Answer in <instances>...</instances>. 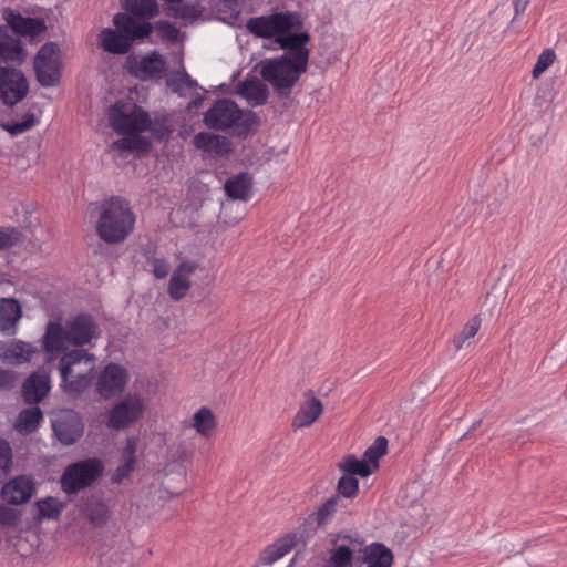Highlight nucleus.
Returning <instances> with one entry per match:
<instances>
[{
    "instance_id": "obj_19",
    "label": "nucleus",
    "mask_w": 567,
    "mask_h": 567,
    "mask_svg": "<svg viewBox=\"0 0 567 567\" xmlns=\"http://www.w3.org/2000/svg\"><path fill=\"white\" fill-rule=\"evenodd\" d=\"M276 42L281 49L289 51L285 55L308 64L310 56V50L307 48V44L310 42V35L308 32L292 33L289 31L288 33H282L281 37H278Z\"/></svg>"
},
{
    "instance_id": "obj_15",
    "label": "nucleus",
    "mask_w": 567,
    "mask_h": 567,
    "mask_svg": "<svg viewBox=\"0 0 567 567\" xmlns=\"http://www.w3.org/2000/svg\"><path fill=\"white\" fill-rule=\"evenodd\" d=\"M198 264L193 260H184L173 271L168 282V293L172 299H183L192 287V275L197 270Z\"/></svg>"
},
{
    "instance_id": "obj_30",
    "label": "nucleus",
    "mask_w": 567,
    "mask_h": 567,
    "mask_svg": "<svg viewBox=\"0 0 567 567\" xmlns=\"http://www.w3.org/2000/svg\"><path fill=\"white\" fill-rule=\"evenodd\" d=\"M194 144L212 155H223L229 151V141L226 137L200 132L194 137Z\"/></svg>"
},
{
    "instance_id": "obj_7",
    "label": "nucleus",
    "mask_w": 567,
    "mask_h": 567,
    "mask_svg": "<svg viewBox=\"0 0 567 567\" xmlns=\"http://www.w3.org/2000/svg\"><path fill=\"white\" fill-rule=\"evenodd\" d=\"M103 470L102 461L95 457L72 463L61 476V488L69 495L75 494L91 486L102 475Z\"/></svg>"
},
{
    "instance_id": "obj_5",
    "label": "nucleus",
    "mask_w": 567,
    "mask_h": 567,
    "mask_svg": "<svg viewBox=\"0 0 567 567\" xmlns=\"http://www.w3.org/2000/svg\"><path fill=\"white\" fill-rule=\"evenodd\" d=\"M307 69L308 64L288 55L265 59L259 63L261 78L280 95L289 94Z\"/></svg>"
},
{
    "instance_id": "obj_40",
    "label": "nucleus",
    "mask_w": 567,
    "mask_h": 567,
    "mask_svg": "<svg viewBox=\"0 0 567 567\" xmlns=\"http://www.w3.org/2000/svg\"><path fill=\"white\" fill-rule=\"evenodd\" d=\"M6 353L8 358H12L17 362L21 363L30 361L32 359L34 350L31 348L30 344L17 341L8 347Z\"/></svg>"
},
{
    "instance_id": "obj_23",
    "label": "nucleus",
    "mask_w": 567,
    "mask_h": 567,
    "mask_svg": "<svg viewBox=\"0 0 567 567\" xmlns=\"http://www.w3.org/2000/svg\"><path fill=\"white\" fill-rule=\"evenodd\" d=\"M393 560V553L382 543H372L362 549L365 567H391Z\"/></svg>"
},
{
    "instance_id": "obj_27",
    "label": "nucleus",
    "mask_w": 567,
    "mask_h": 567,
    "mask_svg": "<svg viewBox=\"0 0 567 567\" xmlns=\"http://www.w3.org/2000/svg\"><path fill=\"white\" fill-rule=\"evenodd\" d=\"M218 426L215 413L207 406L199 408L192 416L189 427L194 429L196 433L204 437L209 439Z\"/></svg>"
},
{
    "instance_id": "obj_17",
    "label": "nucleus",
    "mask_w": 567,
    "mask_h": 567,
    "mask_svg": "<svg viewBox=\"0 0 567 567\" xmlns=\"http://www.w3.org/2000/svg\"><path fill=\"white\" fill-rule=\"evenodd\" d=\"M35 492V485L32 478L20 475L2 486V499L12 505L27 503Z\"/></svg>"
},
{
    "instance_id": "obj_8",
    "label": "nucleus",
    "mask_w": 567,
    "mask_h": 567,
    "mask_svg": "<svg viewBox=\"0 0 567 567\" xmlns=\"http://www.w3.org/2000/svg\"><path fill=\"white\" fill-rule=\"evenodd\" d=\"M145 410L146 403L141 395L126 394L110 410L106 425L116 431L127 429L143 417Z\"/></svg>"
},
{
    "instance_id": "obj_12",
    "label": "nucleus",
    "mask_w": 567,
    "mask_h": 567,
    "mask_svg": "<svg viewBox=\"0 0 567 567\" xmlns=\"http://www.w3.org/2000/svg\"><path fill=\"white\" fill-rule=\"evenodd\" d=\"M126 68L133 76L146 81L161 79L166 72V61L156 51L145 55H131L127 58Z\"/></svg>"
},
{
    "instance_id": "obj_34",
    "label": "nucleus",
    "mask_w": 567,
    "mask_h": 567,
    "mask_svg": "<svg viewBox=\"0 0 567 567\" xmlns=\"http://www.w3.org/2000/svg\"><path fill=\"white\" fill-rule=\"evenodd\" d=\"M354 550L344 544H336L324 560V567H352Z\"/></svg>"
},
{
    "instance_id": "obj_38",
    "label": "nucleus",
    "mask_w": 567,
    "mask_h": 567,
    "mask_svg": "<svg viewBox=\"0 0 567 567\" xmlns=\"http://www.w3.org/2000/svg\"><path fill=\"white\" fill-rule=\"evenodd\" d=\"M39 519H56L61 515L64 503L55 497H47L37 502Z\"/></svg>"
},
{
    "instance_id": "obj_42",
    "label": "nucleus",
    "mask_w": 567,
    "mask_h": 567,
    "mask_svg": "<svg viewBox=\"0 0 567 567\" xmlns=\"http://www.w3.org/2000/svg\"><path fill=\"white\" fill-rule=\"evenodd\" d=\"M339 496L327 499L316 512V522L318 526L326 525L336 514Z\"/></svg>"
},
{
    "instance_id": "obj_21",
    "label": "nucleus",
    "mask_w": 567,
    "mask_h": 567,
    "mask_svg": "<svg viewBox=\"0 0 567 567\" xmlns=\"http://www.w3.org/2000/svg\"><path fill=\"white\" fill-rule=\"evenodd\" d=\"M59 441L65 445L75 443L83 434V423L75 414H70L53 424Z\"/></svg>"
},
{
    "instance_id": "obj_49",
    "label": "nucleus",
    "mask_w": 567,
    "mask_h": 567,
    "mask_svg": "<svg viewBox=\"0 0 567 567\" xmlns=\"http://www.w3.org/2000/svg\"><path fill=\"white\" fill-rule=\"evenodd\" d=\"M157 29L162 37L169 40H175L178 35L177 28L168 21H158Z\"/></svg>"
},
{
    "instance_id": "obj_41",
    "label": "nucleus",
    "mask_w": 567,
    "mask_h": 567,
    "mask_svg": "<svg viewBox=\"0 0 567 567\" xmlns=\"http://www.w3.org/2000/svg\"><path fill=\"white\" fill-rule=\"evenodd\" d=\"M22 233L16 227H0V250L10 249L22 243Z\"/></svg>"
},
{
    "instance_id": "obj_31",
    "label": "nucleus",
    "mask_w": 567,
    "mask_h": 567,
    "mask_svg": "<svg viewBox=\"0 0 567 567\" xmlns=\"http://www.w3.org/2000/svg\"><path fill=\"white\" fill-rule=\"evenodd\" d=\"M42 421L43 413L40 408L32 406L23 409L16 419L14 429L20 434H31L38 430Z\"/></svg>"
},
{
    "instance_id": "obj_4",
    "label": "nucleus",
    "mask_w": 567,
    "mask_h": 567,
    "mask_svg": "<svg viewBox=\"0 0 567 567\" xmlns=\"http://www.w3.org/2000/svg\"><path fill=\"white\" fill-rule=\"evenodd\" d=\"M62 353L59 362L61 386L64 392L70 394H81L91 384L95 357L83 349H73Z\"/></svg>"
},
{
    "instance_id": "obj_53",
    "label": "nucleus",
    "mask_w": 567,
    "mask_h": 567,
    "mask_svg": "<svg viewBox=\"0 0 567 567\" xmlns=\"http://www.w3.org/2000/svg\"><path fill=\"white\" fill-rule=\"evenodd\" d=\"M529 1L530 0H512L515 10V16L524 13L529 4Z\"/></svg>"
},
{
    "instance_id": "obj_54",
    "label": "nucleus",
    "mask_w": 567,
    "mask_h": 567,
    "mask_svg": "<svg viewBox=\"0 0 567 567\" xmlns=\"http://www.w3.org/2000/svg\"><path fill=\"white\" fill-rule=\"evenodd\" d=\"M164 1H165V2L167 3V6H168V4H171L172 2H178L179 0H164Z\"/></svg>"
},
{
    "instance_id": "obj_25",
    "label": "nucleus",
    "mask_w": 567,
    "mask_h": 567,
    "mask_svg": "<svg viewBox=\"0 0 567 567\" xmlns=\"http://www.w3.org/2000/svg\"><path fill=\"white\" fill-rule=\"evenodd\" d=\"M296 545L295 535H286L268 545L259 556L261 565H271L285 557Z\"/></svg>"
},
{
    "instance_id": "obj_47",
    "label": "nucleus",
    "mask_w": 567,
    "mask_h": 567,
    "mask_svg": "<svg viewBox=\"0 0 567 567\" xmlns=\"http://www.w3.org/2000/svg\"><path fill=\"white\" fill-rule=\"evenodd\" d=\"M12 463V450L9 443L0 439V471L7 474L11 468Z\"/></svg>"
},
{
    "instance_id": "obj_26",
    "label": "nucleus",
    "mask_w": 567,
    "mask_h": 567,
    "mask_svg": "<svg viewBox=\"0 0 567 567\" xmlns=\"http://www.w3.org/2000/svg\"><path fill=\"white\" fill-rule=\"evenodd\" d=\"M252 177L248 173H239L227 179L225 192L231 199L248 202L251 198Z\"/></svg>"
},
{
    "instance_id": "obj_14",
    "label": "nucleus",
    "mask_w": 567,
    "mask_h": 567,
    "mask_svg": "<svg viewBox=\"0 0 567 567\" xmlns=\"http://www.w3.org/2000/svg\"><path fill=\"white\" fill-rule=\"evenodd\" d=\"M131 13L120 12L113 18V24L116 30L127 37V40L133 43L136 39H145L152 33V24L147 21L141 20Z\"/></svg>"
},
{
    "instance_id": "obj_9",
    "label": "nucleus",
    "mask_w": 567,
    "mask_h": 567,
    "mask_svg": "<svg viewBox=\"0 0 567 567\" xmlns=\"http://www.w3.org/2000/svg\"><path fill=\"white\" fill-rule=\"evenodd\" d=\"M62 56L58 44L48 42L41 47L34 59L37 80L42 86H55L60 82Z\"/></svg>"
},
{
    "instance_id": "obj_22",
    "label": "nucleus",
    "mask_w": 567,
    "mask_h": 567,
    "mask_svg": "<svg viewBox=\"0 0 567 567\" xmlns=\"http://www.w3.org/2000/svg\"><path fill=\"white\" fill-rule=\"evenodd\" d=\"M24 58L25 52L21 41L10 35L6 27H0V63L8 61L22 62Z\"/></svg>"
},
{
    "instance_id": "obj_6",
    "label": "nucleus",
    "mask_w": 567,
    "mask_h": 567,
    "mask_svg": "<svg viewBox=\"0 0 567 567\" xmlns=\"http://www.w3.org/2000/svg\"><path fill=\"white\" fill-rule=\"evenodd\" d=\"M302 22L300 16L291 11H280L268 16L254 17L247 20L246 29L249 33L261 39L281 37L295 29H299Z\"/></svg>"
},
{
    "instance_id": "obj_37",
    "label": "nucleus",
    "mask_w": 567,
    "mask_h": 567,
    "mask_svg": "<svg viewBox=\"0 0 567 567\" xmlns=\"http://www.w3.org/2000/svg\"><path fill=\"white\" fill-rule=\"evenodd\" d=\"M143 255L146 262L152 267V272L157 279H164L169 274V264L165 258L156 257V249L153 246H147L143 249Z\"/></svg>"
},
{
    "instance_id": "obj_44",
    "label": "nucleus",
    "mask_w": 567,
    "mask_h": 567,
    "mask_svg": "<svg viewBox=\"0 0 567 567\" xmlns=\"http://www.w3.org/2000/svg\"><path fill=\"white\" fill-rule=\"evenodd\" d=\"M38 123V120L33 113H28L23 116L22 121L20 122H12L3 124V128L10 133L12 136H17L19 134H22L29 130H31L33 126H35Z\"/></svg>"
},
{
    "instance_id": "obj_51",
    "label": "nucleus",
    "mask_w": 567,
    "mask_h": 567,
    "mask_svg": "<svg viewBox=\"0 0 567 567\" xmlns=\"http://www.w3.org/2000/svg\"><path fill=\"white\" fill-rule=\"evenodd\" d=\"M14 374L7 370H0V389H9L13 385Z\"/></svg>"
},
{
    "instance_id": "obj_39",
    "label": "nucleus",
    "mask_w": 567,
    "mask_h": 567,
    "mask_svg": "<svg viewBox=\"0 0 567 567\" xmlns=\"http://www.w3.org/2000/svg\"><path fill=\"white\" fill-rule=\"evenodd\" d=\"M388 440L384 436H379L372 445H370L364 452V460L370 464L372 471L379 468L380 458L386 454Z\"/></svg>"
},
{
    "instance_id": "obj_16",
    "label": "nucleus",
    "mask_w": 567,
    "mask_h": 567,
    "mask_svg": "<svg viewBox=\"0 0 567 567\" xmlns=\"http://www.w3.org/2000/svg\"><path fill=\"white\" fill-rule=\"evenodd\" d=\"M3 18L8 25L10 27V29L16 34L22 37H29L31 39H34L38 35L42 34L47 29L43 19L25 18L11 9L4 10Z\"/></svg>"
},
{
    "instance_id": "obj_46",
    "label": "nucleus",
    "mask_w": 567,
    "mask_h": 567,
    "mask_svg": "<svg viewBox=\"0 0 567 567\" xmlns=\"http://www.w3.org/2000/svg\"><path fill=\"white\" fill-rule=\"evenodd\" d=\"M556 54L551 49L544 50L537 58L533 68L532 75L534 79L539 78L553 63L555 62Z\"/></svg>"
},
{
    "instance_id": "obj_48",
    "label": "nucleus",
    "mask_w": 567,
    "mask_h": 567,
    "mask_svg": "<svg viewBox=\"0 0 567 567\" xmlns=\"http://www.w3.org/2000/svg\"><path fill=\"white\" fill-rule=\"evenodd\" d=\"M134 461L124 458L123 463L116 468L113 481L121 483L124 478H127L134 470Z\"/></svg>"
},
{
    "instance_id": "obj_2",
    "label": "nucleus",
    "mask_w": 567,
    "mask_h": 567,
    "mask_svg": "<svg viewBox=\"0 0 567 567\" xmlns=\"http://www.w3.org/2000/svg\"><path fill=\"white\" fill-rule=\"evenodd\" d=\"M100 332L93 317L79 313L64 323L50 321L42 338L43 349L52 359L66 350V344L83 347L97 339Z\"/></svg>"
},
{
    "instance_id": "obj_18",
    "label": "nucleus",
    "mask_w": 567,
    "mask_h": 567,
    "mask_svg": "<svg viewBox=\"0 0 567 567\" xmlns=\"http://www.w3.org/2000/svg\"><path fill=\"white\" fill-rule=\"evenodd\" d=\"M51 389V379L45 370L30 374L22 384V398L28 404L41 402Z\"/></svg>"
},
{
    "instance_id": "obj_35",
    "label": "nucleus",
    "mask_w": 567,
    "mask_h": 567,
    "mask_svg": "<svg viewBox=\"0 0 567 567\" xmlns=\"http://www.w3.org/2000/svg\"><path fill=\"white\" fill-rule=\"evenodd\" d=\"M338 466L340 471L350 476L368 477L373 473L372 467L364 458L358 460L353 454L346 455Z\"/></svg>"
},
{
    "instance_id": "obj_11",
    "label": "nucleus",
    "mask_w": 567,
    "mask_h": 567,
    "mask_svg": "<svg viewBox=\"0 0 567 567\" xmlns=\"http://www.w3.org/2000/svg\"><path fill=\"white\" fill-rule=\"evenodd\" d=\"M130 381L128 371L117 363H109L99 373L96 393L104 400L121 395Z\"/></svg>"
},
{
    "instance_id": "obj_50",
    "label": "nucleus",
    "mask_w": 567,
    "mask_h": 567,
    "mask_svg": "<svg viewBox=\"0 0 567 567\" xmlns=\"http://www.w3.org/2000/svg\"><path fill=\"white\" fill-rule=\"evenodd\" d=\"M17 523L16 513L4 506H0V524L4 526H12Z\"/></svg>"
},
{
    "instance_id": "obj_45",
    "label": "nucleus",
    "mask_w": 567,
    "mask_h": 567,
    "mask_svg": "<svg viewBox=\"0 0 567 567\" xmlns=\"http://www.w3.org/2000/svg\"><path fill=\"white\" fill-rule=\"evenodd\" d=\"M337 491L346 498H354L359 493V481L353 476L343 475L338 482Z\"/></svg>"
},
{
    "instance_id": "obj_28",
    "label": "nucleus",
    "mask_w": 567,
    "mask_h": 567,
    "mask_svg": "<svg viewBox=\"0 0 567 567\" xmlns=\"http://www.w3.org/2000/svg\"><path fill=\"white\" fill-rule=\"evenodd\" d=\"M238 93L247 100L251 106H259L267 102L268 89L259 80H245L238 84Z\"/></svg>"
},
{
    "instance_id": "obj_36",
    "label": "nucleus",
    "mask_w": 567,
    "mask_h": 567,
    "mask_svg": "<svg viewBox=\"0 0 567 567\" xmlns=\"http://www.w3.org/2000/svg\"><path fill=\"white\" fill-rule=\"evenodd\" d=\"M481 318L478 316H474L464 324L460 333L454 336L452 343L456 351L470 346V340L476 336L481 328Z\"/></svg>"
},
{
    "instance_id": "obj_24",
    "label": "nucleus",
    "mask_w": 567,
    "mask_h": 567,
    "mask_svg": "<svg viewBox=\"0 0 567 567\" xmlns=\"http://www.w3.org/2000/svg\"><path fill=\"white\" fill-rule=\"evenodd\" d=\"M99 42L104 51L113 54H125L132 47L127 37L111 28H105L100 32Z\"/></svg>"
},
{
    "instance_id": "obj_20",
    "label": "nucleus",
    "mask_w": 567,
    "mask_h": 567,
    "mask_svg": "<svg viewBox=\"0 0 567 567\" xmlns=\"http://www.w3.org/2000/svg\"><path fill=\"white\" fill-rule=\"evenodd\" d=\"M322 412V402L310 394L309 398L300 404L292 419L291 425L293 429L309 427L319 419Z\"/></svg>"
},
{
    "instance_id": "obj_43",
    "label": "nucleus",
    "mask_w": 567,
    "mask_h": 567,
    "mask_svg": "<svg viewBox=\"0 0 567 567\" xmlns=\"http://www.w3.org/2000/svg\"><path fill=\"white\" fill-rule=\"evenodd\" d=\"M86 514L89 519L96 526H102L110 517L109 507L102 502L91 503L87 506Z\"/></svg>"
},
{
    "instance_id": "obj_52",
    "label": "nucleus",
    "mask_w": 567,
    "mask_h": 567,
    "mask_svg": "<svg viewBox=\"0 0 567 567\" xmlns=\"http://www.w3.org/2000/svg\"><path fill=\"white\" fill-rule=\"evenodd\" d=\"M135 452H136V440L134 437H130L126 441L124 447V458L132 460L135 462Z\"/></svg>"
},
{
    "instance_id": "obj_13",
    "label": "nucleus",
    "mask_w": 567,
    "mask_h": 567,
    "mask_svg": "<svg viewBox=\"0 0 567 567\" xmlns=\"http://www.w3.org/2000/svg\"><path fill=\"white\" fill-rule=\"evenodd\" d=\"M28 82L21 71L0 69V100L7 105H14L28 93Z\"/></svg>"
},
{
    "instance_id": "obj_33",
    "label": "nucleus",
    "mask_w": 567,
    "mask_h": 567,
    "mask_svg": "<svg viewBox=\"0 0 567 567\" xmlns=\"http://www.w3.org/2000/svg\"><path fill=\"white\" fill-rule=\"evenodd\" d=\"M122 7L136 18L152 19L158 13L156 0H122Z\"/></svg>"
},
{
    "instance_id": "obj_10",
    "label": "nucleus",
    "mask_w": 567,
    "mask_h": 567,
    "mask_svg": "<svg viewBox=\"0 0 567 567\" xmlns=\"http://www.w3.org/2000/svg\"><path fill=\"white\" fill-rule=\"evenodd\" d=\"M243 117V111L228 99L216 101L204 114V124L212 130L226 131L236 125Z\"/></svg>"
},
{
    "instance_id": "obj_29",
    "label": "nucleus",
    "mask_w": 567,
    "mask_h": 567,
    "mask_svg": "<svg viewBox=\"0 0 567 567\" xmlns=\"http://www.w3.org/2000/svg\"><path fill=\"white\" fill-rule=\"evenodd\" d=\"M21 307L16 299L4 298L0 300V330L13 333L16 323L21 318Z\"/></svg>"
},
{
    "instance_id": "obj_32",
    "label": "nucleus",
    "mask_w": 567,
    "mask_h": 567,
    "mask_svg": "<svg viewBox=\"0 0 567 567\" xmlns=\"http://www.w3.org/2000/svg\"><path fill=\"white\" fill-rule=\"evenodd\" d=\"M166 13L185 23H192L202 16L203 8L198 3H184L183 0H179L168 4Z\"/></svg>"
},
{
    "instance_id": "obj_3",
    "label": "nucleus",
    "mask_w": 567,
    "mask_h": 567,
    "mask_svg": "<svg viewBox=\"0 0 567 567\" xmlns=\"http://www.w3.org/2000/svg\"><path fill=\"white\" fill-rule=\"evenodd\" d=\"M134 225L135 215L126 200L112 197L102 203L95 228L103 241L110 245L123 243Z\"/></svg>"
},
{
    "instance_id": "obj_1",
    "label": "nucleus",
    "mask_w": 567,
    "mask_h": 567,
    "mask_svg": "<svg viewBox=\"0 0 567 567\" xmlns=\"http://www.w3.org/2000/svg\"><path fill=\"white\" fill-rule=\"evenodd\" d=\"M112 130L123 136L113 143V148L121 152H141L150 150V141L142 133L150 131L152 120L140 105L127 100H118L107 111Z\"/></svg>"
}]
</instances>
